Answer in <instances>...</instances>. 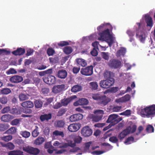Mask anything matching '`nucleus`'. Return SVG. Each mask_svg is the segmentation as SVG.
I'll return each mask as SVG.
<instances>
[{"mask_svg": "<svg viewBox=\"0 0 155 155\" xmlns=\"http://www.w3.org/2000/svg\"><path fill=\"white\" fill-rule=\"evenodd\" d=\"M112 26L109 23L102 24L97 28L99 32L104 28H107L102 32L99 33V37L98 39L99 40L106 41L110 47H111L112 44L116 42L114 35L109 31V29H112Z\"/></svg>", "mask_w": 155, "mask_h": 155, "instance_id": "1", "label": "nucleus"}, {"mask_svg": "<svg viewBox=\"0 0 155 155\" xmlns=\"http://www.w3.org/2000/svg\"><path fill=\"white\" fill-rule=\"evenodd\" d=\"M140 113L141 116L143 117H149L155 115V104L147 106L141 109Z\"/></svg>", "mask_w": 155, "mask_h": 155, "instance_id": "2", "label": "nucleus"}, {"mask_svg": "<svg viewBox=\"0 0 155 155\" xmlns=\"http://www.w3.org/2000/svg\"><path fill=\"white\" fill-rule=\"evenodd\" d=\"M136 30V36L142 43L145 41L146 35L144 31L141 21L140 23H137L134 27Z\"/></svg>", "mask_w": 155, "mask_h": 155, "instance_id": "3", "label": "nucleus"}, {"mask_svg": "<svg viewBox=\"0 0 155 155\" xmlns=\"http://www.w3.org/2000/svg\"><path fill=\"white\" fill-rule=\"evenodd\" d=\"M53 145L55 147L58 146L60 148H63L57 151L56 153L57 154H60L64 153L66 155H69L71 153V152H69L71 149H69L68 143H63L58 141H56L54 142Z\"/></svg>", "mask_w": 155, "mask_h": 155, "instance_id": "4", "label": "nucleus"}, {"mask_svg": "<svg viewBox=\"0 0 155 155\" xmlns=\"http://www.w3.org/2000/svg\"><path fill=\"white\" fill-rule=\"evenodd\" d=\"M91 143V142L86 143L82 149L78 147H75L70 149L69 152H71V153H76V155H81L84 153H90L91 152V150L90 149V147Z\"/></svg>", "mask_w": 155, "mask_h": 155, "instance_id": "5", "label": "nucleus"}, {"mask_svg": "<svg viewBox=\"0 0 155 155\" xmlns=\"http://www.w3.org/2000/svg\"><path fill=\"white\" fill-rule=\"evenodd\" d=\"M136 129L137 127L135 125L128 127L119 134L118 136V138L120 140L123 139L128 134L130 133H133L135 132Z\"/></svg>", "mask_w": 155, "mask_h": 155, "instance_id": "6", "label": "nucleus"}, {"mask_svg": "<svg viewBox=\"0 0 155 155\" xmlns=\"http://www.w3.org/2000/svg\"><path fill=\"white\" fill-rule=\"evenodd\" d=\"M122 120V118L120 117L116 114H112L110 115L106 122L110 123V124L113 126L117 124Z\"/></svg>", "mask_w": 155, "mask_h": 155, "instance_id": "7", "label": "nucleus"}, {"mask_svg": "<svg viewBox=\"0 0 155 155\" xmlns=\"http://www.w3.org/2000/svg\"><path fill=\"white\" fill-rule=\"evenodd\" d=\"M114 83V79L113 78L101 81L100 82V87L104 88H108L112 86Z\"/></svg>", "mask_w": 155, "mask_h": 155, "instance_id": "8", "label": "nucleus"}, {"mask_svg": "<svg viewBox=\"0 0 155 155\" xmlns=\"http://www.w3.org/2000/svg\"><path fill=\"white\" fill-rule=\"evenodd\" d=\"M94 113L95 115L92 117L93 120L95 122H97L101 119L103 115L104 114V111L100 109L95 110Z\"/></svg>", "mask_w": 155, "mask_h": 155, "instance_id": "9", "label": "nucleus"}, {"mask_svg": "<svg viewBox=\"0 0 155 155\" xmlns=\"http://www.w3.org/2000/svg\"><path fill=\"white\" fill-rule=\"evenodd\" d=\"M109 66L112 68L117 69L120 68L122 65L121 61L117 59L110 60L108 63Z\"/></svg>", "mask_w": 155, "mask_h": 155, "instance_id": "10", "label": "nucleus"}, {"mask_svg": "<svg viewBox=\"0 0 155 155\" xmlns=\"http://www.w3.org/2000/svg\"><path fill=\"white\" fill-rule=\"evenodd\" d=\"M82 74L85 76H90L93 73V67L92 66H88L84 68H82L80 71Z\"/></svg>", "mask_w": 155, "mask_h": 155, "instance_id": "11", "label": "nucleus"}, {"mask_svg": "<svg viewBox=\"0 0 155 155\" xmlns=\"http://www.w3.org/2000/svg\"><path fill=\"white\" fill-rule=\"evenodd\" d=\"M144 18L147 27L150 31L153 26V23L152 18L148 14L143 15V18Z\"/></svg>", "mask_w": 155, "mask_h": 155, "instance_id": "12", "label": "nucleus"}, {"mask_svg": "<svg viewBox=\"0 0 155 155\" xmlns=\"http://www.w3.org/2000/svg\"><path fill=\"white\" fill-rule=\"evenodd\" d=\"M24 151L31 154L36 155L39 152V150L37 148L28 146L23 147Z\"/></svg>", "mask_w": 155, "mask_h": 155, "instance_id": "13", "label": "nucleus"}, {"mask_svg": "<svg viewBox=\"0 0 155 155\" xmlns=\"http://www.w3.org/2000/svg\"><path fill=\"white\" fill-rule=\"evenodd\" d=\"M81 125L79 123H75L70 125L68 127L69 131L71 132H75L79 129Z\"/></svg>", "mask_w": 155, "mask_h": 155, "instance_id": "14", "label": "nucleus"}, {"mask_svg": "<svg viewBox=\"0 0 155 155\" xmlns=\"http://www.w3.org/2000/svg\"><path fill=\"white\" fill-rule=\"evenodd\" d=\"M74 142L72 141H69L68 142V147L70 146L71 147H73L76 146V144L80 143L82 140V138L79 136H76L74 137Z\"/></svg>", "mask_w": 155, "mask_h": 155, "instance_id": "15", "label": "nucleus"}, {"mask_svg": "<svg viewBox=\"0 0 155 155\" xmlns=\"http://www.w3.org/2000/svg\"><path fill=\"white\" fill-rule=\"evenodd\" d=\"M81 133L84 136L87 137L92 134V131L89 127L86 126L82 129Z\"/></svg>", "mask_w": 155, "mask_h": 155, "instance_id": "16", "label": "nucleus"}, {"mask_svg": "<svg viewBox=\"0 0 155 155\" xmlns=\"http://www.w3.org/2000/svg\"><path fill=\"white\" fill-rule=\"evenodd\" d=\"M43 80L45 82L50 85L54 84L56 82L55 77L51 75L44 77Z\"/></svg>", "mask_w": 155, "mask_h": 155, "instance_id": "17", "label": "nucleus"}, {"mask_svg": "<svg viewBox=\"0 0 155 155\" xmlns=\"http://www.w3.org/2000/svg\"><path fill=\"white\" fill-rule=\"evenodd\" d=\"M64 89L65 85L64 84L55 85L53 87L52 92L53 93L56 94L64 90Z\"/></svg>", "mask_w": 155, "mask_h": 155, "instance_id": "18", "label": "nucleus"}, {"mask_svg": "<svg viewBox=\"0 0 155 155\" xmlns=\"http://www.w3.org/2000/svg\"><path fill=\"white\" fill-rule=\"evenodd\" d=\"M83 117V115L82 114H78L72 115L70 117L69 119L71 122H74L82 119Z\"/></svg>", "mask_w": 155, "mask_h": 155, "instance_id": "19", "label": "nucleus"}, {"mask_svg": "<svg viewBox=\"0 0 155 155\" xmlns=\"http://www.w3.org/2000/svg\"><path fill=\"white\" fill-rule=\"evenodd\" d=\"M110 99L105 95L101 96L98 102L99 104L103 105H105L110 102Z\"/></svg>", "mask_w": 155, "mask_h": 155, "instance_id": "20", "label": "nucleus"}, {"mask_svg": "<svg viewBox=\"0 0 155 155\" xmlns=\"http://www.w3.org/2000/svg\"><path fill=\"white\" fill-rule=\"evenodd\" d=\"M23 80V78L21 76L18 75H14L11 77L10 79V81L11 82L14 83L20 82Z\"/></svg>", "mask_w": 155, "mask_h": 155, "instance_id": "21", "label": "nucleus"}, {"mask_svg": "<svg viewBox=\"0 0 155 155\" xmlns=\"http://www.w3.org/2000/svg\"><path fill=\"white\" fill-rule=\"evenodd\" d=\"M67 75V72L64 69L59 70L57 74V76L58 77L61 79L65 78Z\"/></svg>", "mask_w": 155, "mask_h": 155, "instance_id": "22", "label": "nucleus"}, {"mask_svg": "<svg viewBox=\"0 0 155 155\" xmlns=\"http://www.w3.org/2000/svg\"><path fill=\"white\" fill-rule=\"evenodd\" d=\"M14 117L9 114H5L2 116L1 120L2 121L8 122L14 118Z\"/></svg>", "mask_w": 155, "mask_h": 155, "instance_id": "23", "label": "nucleus"}, {"mask_svg": "<svg viewBox=\"0 0 155 155\" xmlns=\"http://www.w3.org/2000/svg\"><path fill=\"white\" fill-rule=\"evenodd\" d=\"M76 98V96L74 95L71 96L69 98L62 100L61 103L62 105L66 106L69 103Z\"/></svg>", "mask_w": 155, "mask_h": 155, "instance_id": "24", "label": "nucleus"}, {"mask_svg": "<svg viewBox=\"0 0 155 155\" xmlns=\"http://www.w3.org/2000/svg\"><path fill=\"white\" fill-rule=\"evenodd\" d=\"M126 49L124 48H121L116 52V56L119 58L121 56H124L126 53Z\"/></svg>", "mask_w": 155, "mask_h": 155, "instance_id": "25", "label": "nucleus"}, {"mask_svg": "<svg viewBox=\"0 0 155 155\" xmlns=\"http://www.w3.org/2000/svg\"><path fill=\"white\" fill-rule=\"evenodd\" d=\"M21 106L24 107L31 108L34 106L33 103L30 101H26L22 103Z\"/></svg>", "mask_w": 155, "mask_h": 155, "instance_id": "26", "label": "nucleus"}, {"mask_svg": "<svg viewBox=\"0 0 155 155\" xmlns=\"http://www.w3.org/2000/svg\"><path fill=\"white\" fill-rule=\"evenodd\" d=\"M51 114H45L41 115L40 117V119L41 121L45 120H48L51 118Z\"/></svg>", "mask_w": 155, "mask_h": 155, "instance_id": "27", "label": "nucleus"}, {"mask_svg": "<svg viewBox=\"0 0 155 155\" xmlns=\"http://www.w3.org/2000/svg\"><path fill=\"white\" fill-rule=\"evenodd\" d=\"M25 52L24 49L20 48H18L16 50L13 51L12 53L15 55H20L24 54Z\"/></svg>", "mask_w": 155, "mask_h": 155, "instance_id": "28", "label": "nucleus"}, {"mask_svg": "<svg viewBox=\"0 0 155 155\" xmlns=\"http://www.w3.org/2000/svg\"><path fill=\"white\" fill-rule=\"evenodd\" d=\"M45 141L44 137H38L37 138L34 142V143L36 145H40L43 143Z\"/></svg>", "mask_w": 155, "mask_h": 155, "instance_id": "29", "label": "nucleus"}, {"mask_svg": "<svg viewBox=\"0 0 155 155\" xmlns=\"http://www.w3.org/2000/svg\"><path fill=\"white\" fill-rule=\"evenodd\" d=\"M76 61L78 64L82 67H84L87 65L86 61L84 59L78 58L76 60Z\"/></svg>", "mask_w": 155, "mask_h": 155, "instance_id": "30", "label": "nucleus"}, {"mask_svg": "<svg viewBox=\"0 0 155 155\" xmlns=\"http://www.w3.org/2000/svg\"><path fill=\"white\" fill-rule=\"evenodd\" d=\"M82 89L81 87L79 85H75L73 86L71 89V91L73 92H77L81 91Z\"/></svg>", "mask_w": 155, "mask_h": 155, "instance_id": "31", "label": "nucleus"}, {"mask_svg": "<svg viewBox=\"0 0 155 155\" xmlns=\"http://www.w3.org/2000/svg\"><path fill=\"white\" fill-rule=\"evenodd\" d=\"M19 97L21 101H24L28 100V95L23 93H21L19 94Z\"/></svg>", "mask_w": 155, "mask_h": 155, "instance_id": "32", "label": "nucleus"}, {"mask_svg": "<svg viewBox=\"0 0 155 155\" xmlns=\"http://www.w3.org/2000/svg\"><path fill=\"white\" fill-rule=\"evenodd\" d=\"M1 139L2 140L5 142H8L12 140V136L9 135L7 136H4L0 137Z\"/></svg>", "mask_w": 155, "mask_h": 155, "instance_id": "33", "label": "nucleus"}, {"mask_svg": "<svg viewBox=\"0 0 155 155\" xmlns=\"http://www.w3.org/2000/svg\"><path fill=\"white\" fill-rule=\"evenodd\" d=\"M39 128L38 127L35 126V129L33 131L32 133V135L34 137H36L38 136L39 134L38 131Z\"/></svg>", "mask_w": 155, "mask_h": 155, "instance_id": "34", "label": "nucleus"}, {"mask_svg": "<svg viewBox=\"0 0 155 155\" xmlns=\"http://www.w3.org/2000/svg\"><path fill=\"white\" fill-rule=\"evenodd\" d=\"M72 49L71 47L69 46H66L63 49L64 52L66 54H69L72 51Z\"/></svg>", "mask_w": 155, "mask_h": 155, "instance_id": "35", "label": "nucleus"}, {"mask_svg": "<svg viewBox=\"0 0 155 155\" xmlns=\"http://www.w3.org/2000/svg\"><path fill=\"white\" fill-rule=\"evenodd\" d=\"M136 141H134V138L133 137H130L126 139L124 142V143L126 145H128Z\"/></svg>", "mask_w": 155, "mask_h": 155, "instance_id": "36", "label": "nucleus"}, {"mask_svg": "<svg viewBox=\"0 0 155 155\" xmlns=\"http://www.w3.org/2000/svg\"><path fill=\"white\" fill-rule=\"evenodd\" d=\"M53 134L54 136H61L62 137L64 136L63 132L57 130H56L53 132Z\"/></svg>", "mask_w": 155, "mask_h": 155, "instance_id": "37", "label": "nucleus"}, {"mask_svg": "<svg viewBox=\"0 0 155 155\" xmlns=\"http://www.w3.org/2000/svg\"><path fill=\"white\" fill-rule=\"evenodd\" d=\"M23 152L20 150H13L9 153L8 155H21Z\"/></svg>", "mask_w": 155, "mask_h": 155, "instance_id": "38", "label": "nucleus"}, {"mask_svg": "<svg viewBox=\"0 0 155 155\" xmlns=\"http://www.w3.org/2000/svg\"><path fill=\"white\" fill-rule=\"evenodd\" d=\"M21 135L25 138L29 137L30 136V133L27 131H21L20 132Z\"/></svg>", "mask_w": 155, "mask_h": 155, "instance_id": "39", "label": "nucleus"}, {"mask_svg": "<svg viewBox=\"0 0 155 155\" xmlns=\"http://www.w3.org/2000/svg\"><path fill=\"white\" fill-rule=\"evenodd\" d=\"M143 127L141 126H140L138 127L137 129L138 132H137L135 134H134V138H135L136 140L138 139L139 138V137L137 138L136 137L137 136H139L140 135L141 132L143 130Z\"/></svg>", "mask_w": 155, "mask_h": 155, "instance_id": "40", "label": "nucleus"}, {"mask_svg": "<svg viewBox=\"0 0 155 155\" xmlns=\"http://www.w3.org/2000/svg\"><path fill=\"white\" fill-rule=\"evenodd\" d=\"M127 32L130 37V41L131 42H134V39L132 38V37L134 35V33L130 30L127 31Z\"/></svg>", "mask_w": 155, "mask_h": 155, "instance_id": "41", "label": "nucleus"}, {"mask_svg": "<svg viewBox=\"0 0 155 155\" xmlns=\"http://www.w3.org/2000/svg\"><path fill=\"white\" fill-rule=\"evenodd\" d=\"M101 54L103 58L106 60H108L109 59L110 54L108 52H102Z\"/></svg>", "mask_w": 155, "mask_h": 155, "instance_id": "42", "label": "nucleus"}, {"mask_svg": "<svg viewBox=\"0 0 155 155\" xmlns=\"http://www.w3.org/2000/svg\"><path fill=\"white\" fill-rule=\"evenodd\" d=\"M91 88L94 90H97V88L98 85L97 82H91L90 83Z\"/></svg>", "mask_w": 155, "mask_h": 155, "instance_id": "43", "label": "nucleus"}, {"mask_svg": "<svg viewBox=\"0 0 155 155\" xmlns=\"http://www.w3.org/2000/svg\"><path fill=\"white\" fill-rule=\"evenodd\" d=\"M8 101L7 98L5 96H3L0 97V102L2 104H6Z\"/></svg>", "mask_w": 155, "mask_h": 155, "instance_id": "44", "label": "nucleus"}, {"mask_svg": "<svg viewBox=\"0 0 155 155\" xmlns=\"http://www.w3.org/2000/svg\"><path fill=\"white\" fill-rule=\"evenodd\" d=\"M15 132L16 130L15 128L14 127H12L5 132V134H12L15 133Z\"/></svg>", "mask_w": 155, "mask_h": 155, "instance_id": "45", "label": "nucleus"}, {"mask_svg": "<svg viewBox=\"0 0 155 155\" xmlns=\"http://www.w3.org/2000/svg\"><path fill=\"white\" fill-rule=\"evenodd\" d=\"M79 102L81 105H84L87 104L88 102V100L84 98H81L79 99Z\"/></svg>", "mask_w": 155, "mask_h": 155, "instance_id": "46", "label": "nucleus"}, {"mask_svg": "<svg viewBox=\"0 0 155 155\" xmlns=\"http://www.w3.org/2000/svg\"><path fill=\"white\" fill-rule=\"evenodd\" d=\"M11 90L8 88H4L1 91V93L4 94H7L11 92Z\"/></svg>", "mask_w": 155, "mask_h": 155, "instance_id": "47", "label": "nucleus"}, {"mask_svg": "<svg viewBox=\"0 0 155 155\" xmlns=\"http://www.w3.org/2000/svg\"><path fill=\"white\" fill-rule=\"evenodd\" d=\"M56 126L61 127H63L64 125V122L63 120H59L57 121L55 123Z\"/></svg>", "mask_w": 155, "mask_h": 155, "instance_id": "48", "label": "nucleus"}, {"mask_svg": "<svg viewBox=\"0 0 155 155\" xmlns=\"http://www.w3.org/2000/svg\"><path fill=\"white\" fill-rule=\"evenodd\" d=\"M111 72L110 71H105L104 74V76L105 78L108 79L109 78H110V77L111 76Z\"/></svg>", "mask_w": 155, "mask_h": 155, "instance_id": "49", "label": "nucleus"}, {"mask_svg": "<svg viewBox=\"0 0 155 155\" xmlns=\"http://www.w3.org/2000/svg\"><path fill=\"white\" fill-rule=\"evenodd\" d=\"M17 73V71L14 68H11L8 70L6 71V73L8 75L11 74H15Z\"/></svg>", "mask_w": 155, "mask_h": 155, "instance_id": "50", "label": "nucleus"}, {"mask_svg": "<svg viewBox=\"0 0 155 155\" xmlns=\"http://www.w3.org/2000/svg\"><path fill=\"white\" fill-rule=\"evenodd\" d=\"M92 45L93 47H94V48H97V49H98V46H99L100 47H101V48H105L106 46H102L101 45H100L99 44L98 42L97 41H95L94 42L92 43Z\"/></svg>", "mask_w": 155, "mask_h": 155, "instance_id": "51", "label": "nucleus"}, {"mask_svg": "<svg viewBox=\"0 0 155 155\" xmlns=\"http://www.w3.org/2000/svg\"><path fill=\"white\" fill-rule=\"evenodd\" d=\"M35 105L36 107L38 108L42 107V103L41 101L36 100L35 102Z\"/></svg>", "mask_w": 155, "mask_h": 155, "instance_id": "52", "label": "nucleus"}, {"mask_svg": "<svg viewBox=\"0 0 155 155\" xmlns=\"http://www.w3.org/2000/svg\"><path fill=\"white\" fill-rule=\"evenodd\" d=\"M146 130L147 132L150 133L153 132L154 130L153 126L150 125H149L147 126Z\"/></svg>", "mask_w": 155, "mask_h": 155, "instance_id": "53", "label": "nucleus"}, {"mask_svg": "<svg viewBox=\"0 0 155 155\" xmlns=\"http://www.w3.org/2000/svg\"><path fill=\"white\" fill-rule=\"evenodd\" d=\"M106 152L105 151H101V150H95L93 152H90L91 153L94 155H99L101 154L104 153Z\"/></svg>", "mask_w": 155, "mask_h": 155, "instance_id": "54", "label": "nucleus"}, {"mask_svg": "<svg viewBox=\"0 0 155 155\" xmlns=\"http://www.w3.org/2000/svg\"><path fill=\"white\" fill-rule=\"evenodd\" d=\"M131 111L129 110H127L125 111L120 114L121 115L129 116L131 114Z\"/></svg>", "mask_w": 155, "mask_h": 155, "instance_id": "55", "label": "nucleus"}, {"mask_svg": "<svg viewBox=\"0 0 155 155\" xmlns=\"http://www.w3.org/2000/svg\"><path fill=\"white\" fill-rule=\"evenodd\" d=\"M45 148L49 149L51 148L52 149L54 148V147L52 146L50 142H48L45 143Z\"/></svg>", "mask_w": 155, "mask_h": 155, "instance_id": "56", "label": "nucleus"}, {"mask_svg": "<svg viewBox=\"0 0 155 155\" xmlns=\"http://www.w3.org/2000/svg\"><path fill=\"white\" fill-rule=\"evenodd\" d=\"M10 107H4L1 110V112L2 113L4 114L8 112L10 110Z\"/></svg>", "mask_w": 155, "mask_h": 155, "instance_id": "57", "label": "nucleus"}, {"mask_svg": "<svg viewBox=\"0 0 155 155\" xmlns=\"http://www.w3.org/2000/svg\"><path fill=\"white\" fill-rule=\"evenodd\" d=\"M101 96L98 94H94L93 95L92 97L94 100L98 101L99 102Z\"/></svg>", "mask_w": 155, "mask_h": 155, "instance_id": "58", "label": "nucleus"}, {"mask_svg": "<svg viewBox=\"0 0 155 155\" xmlns=\"http://www.w3.org/2000/svg\"><path fill=\"white\" fill-rule=\"evenodd\" d=\"M66 110L65 109H61L60 110L58 113V115L59 116L62 115L65 113Z\"/></svg>", "mask_w": 155, "mask_h": 155, "instance_id": "59", "label": "nucleus"}, {"mask_svg": "<svg viewBox=\"0 0 155 155\" xmlns=\"http://www.w3.org/2000/svg\"><path fill=\"white\" fill-rule=\"evenodd\" d=\"M109 140L114 143H117L118 141V139L116 137L113 136L109 138Z\"/></svg>", "mask_w": 155, "mask_h": 155, "instance_id": "60", "label": "nucleus"}, {"mask_svg": "<svg viewBox=\"0 0 155 155\" xmlns=\"http://www.w3.org/2000/svg\"><path fill=\"white\" fill-rule=\"evenodd\" d=\"M15 146L14 144L11 142L7 143V148L10 150H13Z\"/></svg>", "mask_w": 155, "mask_h": 155, "instance_id": "61", "label": "nucleus"}, {"mask_svg": "<svg viewBox=\"0 0 155 155\" xmlns=\"http://www.w3.org/2000/svg\"><path fill=\"white\" fill-rule=\"evenodd\" d=\"M123 98L124 102L129 101L130 98V96L129 94H126L124 97H123Z\"/></svg>", "mask_w": 155, "mask_h": 155, "instance_id": "62", "label": "nucleus"}, {"mask_svg": "<svg viewBox=\"0 0 155 155\" xmlns=\"http://www.w3.org/2000/svg\"><path fill=\"white\" fill-rule=\"evenodd\" d=\"M121 106H116L114 107L113 108V110L114 112H118L121 109Z\"/></svg>", "mask_w": 155, "mask_h": 155, "instance_id": "63", "label": "nucleus"}, {"mask_svg": "<svg viewBox=\"0 0 155 155\" xmlns=\"http://www.w3.org/2000/svg\"><path fill=\"white\" fill-rule=\"evenodd\" d=\"M54 53V51L52 49L49 48L48 49L47 53L49 56L52 55Z\"/></svg>", "mask_w": 155, "mask_h": 155, "instance_id": "64", "label": "nucleus"}]
</instances>
